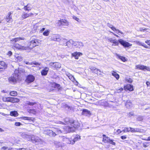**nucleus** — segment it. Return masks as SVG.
<instances>
[{"label":"nucleus","instance_id":"obj_1","mask_svg":"<svg viewBox=\"0 0 150 150\" xmlns=\"http://www.w3.org/2000/svg\"><path fill=\"white\" fill-rule=\"evenodd\" d=\"M24 40L23 38L21 37H17L12 39L10 40V43L12 48L15 50H27L26 47L22 46L17 43L20 40Z\"/></svg>","mask_w":150,"mask_h":150},{"label":"nucleus","instance_id":"obj_54","mask_svg":"<svg viewBox=\"0 0 150 150\" xmlns=\"http://www.w3.org/2000/svg\"><path fill=\"white\" fill-rule=\"evenodd\" d=\"M127 137L125 136H122L121 137V138L122 139H125Z\"/></svg>","mask_w":150,"mask_h":150},{"label":"nucleus","instance_id":"obj_41","mask_svg":"<svg viewBox=\"0 0 150 150\" xmlns=\"http://www.w3.org/2000/svg\"><path fill=\"white\" fill-rule=\"evenodd\" d=\"M31 140L33 141H34L35 142L39 141L37 137H31Z\"/></svg>","mask_w":150,"mask_h":150},{"label":"nucleus","instance_id":"obj_9","mask_svg":"<svg viewBox=\"0 0 150 150\" xmlns=\"http://www.w3.org/2000/svg\"><path fill=\"white\" fill-rule=\"evenodd\" d=\"M57 24L59 26L62 25L67 26L69 24V22L67 19H61L58 20Z\"/></svg>","mask_w":150,"mask_h":150},{"label":"nucleus","instance_id":"obj_48","mask_svg":"<svg viewBox=\"0 0 150 150\" xmlns=\"http://www.w3.org/2000/svg\"><path fill=\"white\" fill-rule=\"evenodd\" d=\"M128 115L129 117H131L134 115V113L132 112H129L128 114Z\"/></svg>","mask_w":150,"mask_h":150},{"label":"nucleus","instance_id":"obj_6","mask_svg":"<svg viewBox=\"0 0 150 150\" xmlns=\"http://www.w3.org/2000/svg\"><path fill=\"white\" fill-rule=\"evenodd\" d=\"M50 91L51 92L55 90V88H57L58 90L61 89V87L60 85L56 83L55 82H51L50 83Z\"/></svg>","mask_w":150,"mask_h":150},{"label":"nucleus","instance_id":"obj_52","mask_svg":"<svg viewBox=\"0 0 150 150\" xmlns=\"http://www.w3.org/2000/svg\"><path fill=\"white\" fill-rule=\"evenodd\" d=\"M33 64L35 65H38L40 66V64L38 62H35L33 63Z\"/></svg>","mask_w":150,"mask_h":150},{"label":"nucleus","instance_id":"obj_12","mask_svg":"<svg viewBox=\"0 0 150 150\" xmlns=\"http://www.w3.org/2000/svg\"><path fill=\"white\" fill-rule=\"evenodd\" d=\"M145 42L147 45L144 43H140L139 44V45L143 47L144 48L146 49H149L150 48V40H146L145 41Z\"/></svg>","mask_w":150,"mask_h":150},{"label":"nucleus","instance_id":"obj_14","mask_svg":"<svg viewBox=\"0 0 150 150\" xmlns=\"http://www.w3.org/2000/svg\"><path fill=\"white\" fill-rule=\"evenodd\" d=\"M49 68L47 67H45L40 72L42 76H46L48 72Z\"/></svg>","mask_w":150,"mask_h":150},{"label":"nucleus","instance_id":"obj_11","mask_svg":"<svg viewBox=\"0 0 150 150\" xmlns=\"http://www.w3.org/2000/svg\"><path fill=\"white\" fill-rule=\"evenodd\" d=\"M7 67V65L4 61H0V71H4Z\"/></svg>","mask_w":150,"mask_h":150},{"label":"nucleus","instance_id":"obj_37","mask_svg":"<svg viewBox=\"0 0 150 150\" xmlns=\"http://www.w3.org/2000/svg\"><path fill=\"white\" fill-rule=\"evenodd\" d=\"M50 33V30H45L43 33V35L45 36H48Z\"/></svg>","mask_w":150,"mask_h":150},{"label":"nucleus","instance_id":"obj_3","mask_svg":"<svg viewBox=\"0 0 150 150\" xmlns=\"http://www.w3.org/2000/svg\"><path fill=\"white\" fill-rule=\"evenodd\" d=\"M41 41L39 39L35 38L32 39L29 43L26 46L27 50H31L34 47L40 45Z\"/></svg>","mask_w":150,"mask_h":150},{"label":"nucleus","instance_id":"obj_34","mask_svg":"<svg viewBox=\"0 0 150 150\" xmlns=\"http://www.w3.org/2000/svg\"><path fill=\"white\" fill-rule=\"evenodd\" d=\"M37 103L36 102H30L29 101H27V103H26V105L30 106H33Z\"/></svg>","mask_w":150,"mask_h":150},{"label":"nucleus","instance_id":"obj_60","mask_svg":"<svg viewBox=\"0 0 150 150\" xmlns=\"http://www.w3.org/2000/svg\"><path fill=\"white\" fill-rule=\"evenodd\" d=\"M57 39V38H54V37L52 38V40H56Z\"/></svg>","mask_w":150,"mask_h":150},{"label":"nucleus","instance_id":"obj_23","mask_svg":"<svg viewBox=\"0 0 150 150\" xmlns=\"http://www.w3.org/2000/svg\"><path fill=\"white\" fill-rule=\"evenodd\" d=\"M46 134L50 136L55 137L57 134L56 133L50 130H47Z\"/></svg>","mask_w":150,"mask_h":150},{"label":"nucleus","instance_id":"obj_53","mask_svg":"<svg viewBox=\"0 0 150 150\" xmlns=\"http://www.w3.org/2000/svg\"><path fill=\"white\" fill-rule=\"evenodd\" d=\"M12 54V52L11 51H9L7 53V55H9L10 56H11V55Z\"/></svg>","mask_w":150,"mask_h":150},{"label":"nucleus","instance_id":"obj_51","mask_svg":"<svg viewBox=\"0 0 150 150\" xmlns=\"http://www.w3.org/2000/svg\"><path fill=\"white\" fill-rule=\"evenodd\" d=\"M21 125V122H15V125L17 126H19Z\"/></svg>","mask_w":150,"mask_h":150},{"label":"nucleus","instance_id":"obj_32","mask_svg":"<svg viewBox=\"0 0 150 150\" xmlns=\"http://www.w3.org/2000/svg\"><path fill=\"white\" fill-rule=\"evenodd\" d=\"M9 94L12 96H15L17 95V93L15 91H12L9 93Z\"/></svg>","mask_w":150,"mask_h":150},{"label":"nucleus","instance_id":"obj_29","mask_svg":"<svg viewBox=\"0 0 150 150\" xmlns=\"http://www.w3.org/2000/svg\"><path fill=\"white\" fill-rule=\"evenodd\" d=\"M20 101V100L17 98H11V102L12 103H18Z\"/></svg>","mask_w":150,"mask_h":150},{"label":"nucleus","instance_id":"obj_50","mask_svg":"<svg viewBox=\"0 0 150 150\" xmlns=\"http://www.w3.org/2000/svg\"><path fill=\"white\" fill-rule=\"evenodd\" d=\"M73 18L74 19V20H76V21H79V18H77V17H76L75 16H73Z\"/></svg>","mask_w":150,"mask_h":150},{"label":"nucleus","instance_id":"obj_30","mask_svg":"<svg viewBox=\"0 0 150 150\" xmlns=\"http://www.w3.org/2000/svg\"><path fill=\"white\" fill-rule=\"evenodd\" d=\"M54 143L56 148L61 147L62 146V143L60 142L56 141L54 142Z\"/></svg>","mask_w":150,"mask_h":150},{"label":"nucleus","instance_id":"obj_42","mask_svg":"<svg viewBox=\"0 0 150 150\" xmlns=\"http://www.w3.org/2000/svg\"><path fill=\"white\" fill-rule=\"evenodd\" d=\"M21 136L23 138H27L28 136L25 133H23L21 134Z\"/></svg>","mask_w":150,"mask_h":150},{"label":"nucleus","instance_id":"obj_58","mask_svg":"<svg viewBox=\"0 0 150 150\" xmlns=\"http://www.w3.org/2000/svg\"><path fill=\"white\" fill-rule=\"evenodd\" d=\"M115 40H112V39H110L109 40L110 42L111 43H113V41H114Z\"/></svg>","mask_w":150,"mask_h":150},{"label":"nucleus","instance_id":"obj_20","mask_svg":"<svg viewBox=\"0 0 150 150\" xmlns=\"http://www.w3.org/2000/svg\"><path fill=\"white\" fill-rule=\"evenodd\" d=\"M91 71L93 73L98 74L101 72V71L96 67H91L90 68Z\"/></svg>","mask_w":150,"mask_h":150},{"label":"nucleus","instance_id":"obj_46","mask_svg":"<svg viewBox=\"0 0 150 150\" xmlns=\"http://www.w3.org/2000/svg\"><path fill=\"white\" fill-rule=\"evenodd\" d=\"M138 121H141L143 120V117L141 116H139L137 118Z\"/></svg>","mask_w":150,"mask_h":150},{"label":"nucleus","instance_id":"obj_62","mask_svg":"<svg viewBox=\"0 0 150 150\" xmlns=\"http://www.w3.org/2000/svg\"><path fill=\"white\" fill-rule=\"evenodd\" d=\"M113 33V35H115V36L116 37H117V38L119 37V36L117 35H116V34H115V33Z\"/></svg>","mask_w":150,"mask_h":150},{"label":"nucleus","instance_id":"obj_8","mask_svg":"<svg viewBox=\"0 0 150 150\" xmlns=\"http://www.w3.org/2000/svg\"><path fill=\"white\" fill-rule=\"evenodd\" d=\"M50 67L53 69H57L61 67V64L58 62H51L49 64Z\"/></svg>","mask_w":150,"mask_h":150},{"label":"nucleus","instance_id":"obj_36","mask_svg":"<svg viewBox=\"0 0 150 150\" xmlns=\"http://www.w3.org/2000/svg\"><path fill=\"white\" fill-rule=\"evenodd\" d=\"M149 29L148 28H140L139 30V31L141 32H146L148 31L147 30H149Z\"/></svg>","mask_w":150,"mask_h":150},{"label":"nucleus","instance_id":"obj_15","mask_svg":"<svg viewBox=\"0 0 150 150\" xmlns=\"http://www.w3.org/2000/svg\"><path fill=\"white\" fill-rule=\"evenodd\" d=\"M71 137H72V144H74L76 142L81 139L80 136L78 134L74 135Z\"/></svg>","mask_w":150,"mask_h":150},{"label":"nucleus","instance_id":"obj_5","mask_svg":"<svg viewBox=\"0 0 150 150\" xmlns=\"http://www.w3.org/2000/svg\"><path fill=\"white\" fill-rule=\"evenodd\" d=\"M142 129L138 128H133L131 127H125L123 131L124 132H141Z\"/></svg>","mask_w":150,"mask_h":150},{"label":"nucleus","instance_id":"obj_40","mask_svg":"<svg viewBox=\"0 0 150 150\" xmlns=\"http://www.w3.org/2000/svg\"><path fill=\"white\" fill-rule=\"evenodd\" d=\"M124 89V88H119L116 89V91L117 93H120L123 91Z\"/></svg>","mask_w":150,"mask_h":150},{"label":"nucleus","instance_id":"obj_2","mask_svg":"<svg viewBox=\"0 0 150 150\" xmlns=\"http://www.w3.org/2000/svg\"><path fill=\"white\" fill-rule=\"evenodd\" d=\"M70 124L66 127L65 129L68 133L73 132L76 128H79L81 125L79 122H69Z\"/></svg>","mask_w":150,"mask_h":150},{"label":"nucleus","instance_id":"obj_49","mask_svg":"<svg viewBox=\"0 0 150 150\" xmlns=\"http://www.w3.org/2000/svg\"><path fill=\"white\" fill-rule=\"evenodd\" d=\"M17 150H31L30 149H25V148H19L17 149Z\"/></svg>","mask_w":150,"mask_h":150},{"label":"nucleus","instance_id":"obj_21","mask_svg":"<svg viewBox=\"0 0 150 150\" xmlns=\"http://www.w3.org/2000/svg\"><path fill=\"white\" fill-rule=\"evenodd\" d=\"M82 115L85 116L91 115V111L87 109H83L82 110Z\"/></svg>","mask_w":150,"mask_h":150},{"label":"nucleus","instance_id":"obj_38","mask_svg":"<svg viewBox=\"0 0 150 150\" xmlns=\"http://www.w3.org/2000/svg\"><path fill=\"white\" fill-rule=\"evenodd\" d=\"M125 105L127 107H128V106L129 107L130 106L132 105V103L130 101L127 100L125 103Z\"/></svg>","mask_w":150,"mask_h":150},{"label":"nucleus","instance_id":"obj_7","mask_svg":"<svg viewBox=\"0 0 150 150\" xmlns=\"http://www.w3.org/2000/svg\"><path fill=\"white\" fill-rule=\"evenodd\" d=\"M135 69L144 71H150V68L149 67L142 64H138L136 65Z\"/></svg>","mask_w":150,"mask_h":150},{"label":"nucleus","instance_id":"obj_25","mask_svg":"<svg viewBox=\"0 0 150 150\" xmlns=\"http://www.w3.org/2000/svg\"><path fill=\"white\" fill-rule=\"evenodd\" d=\"M11 14L12 13L11 12H9L6 17L5 19L7 22H9L12 19V16H11Z\"/></svg>","mask_w":150,"mask_h":150},{"label":"nucleus","instance_id":"obj_26","mask_svg":"<svg viewBox=\"0 0 150 150\" xmlns=\"http://www.w3.org/2000/svg\"><path fill=\"white\" fill-rule=\"evenodd\" d=\"M10 115L11 116L16 117L18 116V114L16 111L14 110L10 112Z\"/></svg>","mask_w":150,"mask_h":150},{"label":"nucleus","instance_id":"obj_31","mask_svg":"<svg viewBox=\"0 0 150 150\" xmlns=\"http://www.w3.org/2000/svg\"><path fill=\"white\" fill-rule=\"evenodd\" d=\"M119 59H120L121 61L123 62H125L127 61V59L125 57L120 56L119 55H117Z\"/></svg>","mask_w":150,"mask_h":150},{"label":"nucleus","instance_id":"obj_19","mask_svg":"<svg viewBox=\"0 0 150 150\" xmlns=\"http://www.w3.org/2000/svg\"><path fill=\"white\" fill-rule=\"evenodd\" d=\"M82 54V53L81 52H76L72 53L71 56L72 57H74L76 59H79V57Z\"/></svg>","mask_w":150,"mask_h":150},{"label":"nucleus","instance_id":"obj_28","mask_svg":"<svg viewBox=\"0 0 150 150\" xmlns=\"http://www.w3.org/2000/svg\"><path fill=\"white\" fill-rule=\"evenodd\" d=\"M8 81L10 83H14L16 81L15 77L14 76H11L8 78Z\"/></svg>","mask_w":150,"mask_h":150},{"label":"nucleus","instance_id":"obj_39","mask_svg":"<svg viewBox=\"0 0 150 150\" xmlns=\"http://www.w3.org/2000/svg\"><path fill=\"white\" fill-rule=\"evenodd\" d=\"M109 137H106L105 138L103 137V141L104 143H108L109 141Z\"/></svg>","mask_w":150,"mask_h":150},{"label":"nucleus","instance_id":"obj_64","mask_svg":"<svg viewBox=\"0 0 150 150\" xmlns=\"http://www.w3.org/2000/svg\"><path fill=\"white\" fill-rule=\"evenodd\" d=\"M2 92L4 93H6L7 92L5 91V90H3L1 91Z\"/></svg>","mask_w":150,"mask_h":150},{"label":"nucleus","instance_id":"obj_43","mask_svg":"<svg viewBox=\"0 0 150 150\" xmlns=\"http://www.w3.org/2000/svg\"><path fill=\"white\" fill-rule=\"evenodd\" d=\"M109 143L112 144L113 145H115V142L113 141V140L110 139H109V141L108 142Z\"/></svg>","mask_w":150,"mask_h":150},{"label":"nucleus","instance_id":"obj_24","mask_svg":"<svg viewBox=\"0 0 150 150\" xmlns=\"http://www.w3.org/2000/svg\"><path fill=\"white\" fill-rule=\"evenodd\" d=\"M111 74L112 75L114 76L117 80L119 79L120 78V76L116 71H112Z\"/></svg>","mask_w":150,"mask_h":150},{"label":"nucleus","instance_id":"obj_4","mask_svg":"<svg viewBox=\"0 0 150 150\" xmlns=\"http://www.w3.org/2000/svg\"><path fill=\"white\" fill-rule=\"evenodd\" d=\"M113 43L114 46H118L120 43L121 45L123 46L124 47H127L132 46V44H130L129 43L124 41L122 39L118 40V41L115 40L113 41Z\"/></svg>","mask_w":150,"mask_h":150},{"label":"nucleus","instance_id":"obj_55","mask_svg":"<svg viewBox=\"0 0 150 150\" xmlns=\"http://www.w3.org/2000/svg\"><path fill=\"white\" fill-rule=\"evenodd\" d=\"M8 149V147L6 146H3L1 148V149L6 150Z\"/></svg>","mask_w":150,"mask_h":150},{"label":"nucleus","instance_id":"obj_47","mask_svg":"<svg viewBox=\"0 0 150 150\" xmlns=\"http://www.w3.org/2000/svg\"><path fill=\"white\" fill-rule=\"evenodd\" d=\"M69 78L72 81L74 82L75 81L74 78V76H69Z\"/></svg>","mask_w":150,"mask_h":150},{"label":"nucleus","instance_id":"obj_10","mask_svg":"<svg viewBox=\"0 0 150 150\" xmlns=\"http://www.w3.org/2000/svg\"><path fill=\"white\" fill-rule=\"evenodd\" d=\"M34 76L32 75H28L26 77L25 81L28 83L33 82L35 80Z\"/></svg>","mask_w":150,"mask_h":150},{"label":"nucleus","instance_id":"obj_13","mask_svg":"<svg viewBox=\"0 0 150 150\" xmlns=\"http://www.w3.org/2000/svg\"><path fill=\"white\" fill-rule=\"evenodd\" d=\"M124 90L125 91H130L133 90V86L130 84H127L124 86Z\"/></svg>","mask_w":150,"mask_h":150},{"label":"nucleus","instance_id":"obj_35","mask_svg":"<svg viewBox=\"0 0 150 150\" xmlns=\"http://www.w3.org/2000/svg\"><path fill=\"white\" fill-rule=\"evenodd\" d=\"M125 81L128 83H131L132 81L133 80L131 78H126L125 79Z\"/></svg>","mask_w":150,"mask_h":150},{"label":"nucleus","instance_id":"obj_44","mask_svg":"<svg viewBox=\"0 0 150 150\" xmlns=\"http://www.w3.org/2000/svg\"><path fill=\"white\" fill-rule=\"evenodd\" d=\"M22 119L24 120H31V118L27 117H22Z\"/></svg>","mask_w":150,"mask_h":150},{"label":"nucleus","instance_id":"obj_17","mask_svg":"<svg viewBox=\"0 0 150 150\" xmlns=\"http://www.w3.org/2000/svg\"><path fill=\"white\" fill-rule=\"evenodd\" d=\"M33 13H24L22 15L21 18L22 20H23L28 18L30 17L31 16H33Z\"/></svg>","mask_w":150,"mask_h":150},{"label":"nucleus","instance_id":"obj_61","mask_svg":"<svg viewBox=\"0 0 150 150\" xmlns=\"http://www.w3.org/2000/svg\"><path fill=\"white\" fill-rule=\"evenodd\" d=\"M14 74L15 76H16L18 77V76H19V75L18 74H17V75H16V73L15 72H14V74Z\"/></svg>","mask_w":150,"mask_h":150},{"label":"nucleus","instance_id":"obj_27","mask_svg":"<svg viewBox=\"0 0 150 150\" xmlns=\"http://www.w3.org/2000/svg\"><path fill=\"white\" fill-rule=\"evenodd\" d=\"M11 97H3L2 98V100L4 102H11Z\"/></svg>","mask_w":150,"mask_h":150},{"label":"nucleus","instance_id":"obj_16","mask_svg":"<svg viewBox=\"0 0 150 150\" xmlns=\"http://www.w3.org/2000/svg\"><path fill=\"white\" fill-rule=\"evenodd\" d=\"M108 26L112 30H113L114 31H116V33L117 34H118V33H120V34H121L122 35H124V33L121 31L120 30H119L116 29L112 25H110V23H108Z\"/></svg>","mask_w":150,"mask_h":150},{"label":"nucleus","instance_id":"obj_57","mask_svg":"<svg viewBox=\"0 0 150 150\" xmlns=\"http://www.w3.org/2000/svg\"><path fill=\"white\" fill-rule=\"evenodd\" d=\"M45 28H42L40 30V32L42 33L45 30Z\"/></svg>","mask_w":150,"mask_h":150},{"label":"nucleus","instance_id":"obj_18","mask_svg":"<svg viewBox=\"0 0 150 150\" xmlns=\"http://www.w3.org/2000/svg\"><path fill=\"white\" fill-rule=\"evenodd\" d=\"M63 141L67 144H72V137L69 138L64 137L63 138Z\"/></svg>","mask_w":150,"mask_h":150},{"label":"nucleus","instance_id":"obj_33","mask_svg":"<svg viewBox=\"0 0 150 150\" xmlns=\"http://www.w3.org/2000/svg\"><path fill=\"white\" fill-rule=\"evenodd\" d=\"M28 4L24 7L23 9L25 11H29L31 10V8L30 7L28 6Z\"/></svg>","mask_w":150,"mask_h":150},{"label":"nucleus","instance_id":"obj_56","mask_svg":"<svg viewBox=\"0 0 150 150\" xmlns=\"http://www.w3.org/2000/svg\"><path fill=\"white\" fill-rule=\"evenodd\" d=\"M122 132H123V130L122 131H121L120 129H118L117 130V132L118 134Z\"/></svg>","mask_w":150,"mask_h":150},{"label":"nucleus","instance_id":"obj_59","mask_svg":"<svg viewBox=\"0 0 150 150\" xmlns=\"http://www.w3.org/2000/svg\"><path fill=\"white\" fill-rule=\"evenodd\" d=\"M17 58H18V59H19V61H20V60H21V57L20 56H18L17 57Z\"/></svg>","mask_w":150,"mask_h":150},{"label":"nucleus","instance_id":"obj_45","mask_svg":"<svg viewBox=\"0 0 150 150\" xmlns=\"http://www.w3.org/2000/svg\"><path fill=\"white\" fill-rule=\"evenodd\" d=\"M149 144L148 142H146L144 143L143 144V147L144 148H146L149 146Z\"/></svg>","mask_w":150,"mask_h":150},{"label":"nucleus","instance_id":"obj_22","mask_svg":"<svg viewBox=\"0 0 150 150\" xmlns=\"http://www.w3.org/2000/svg\"><path fill=\"white\" fill-rule=\"evenodd\" d=\"M27 112L30 114L35 115L37 114V111L34 109L29 108L27 110Z\"/></svg>","mask_w":150,"mask_h":150},{"label":"nucleus","instance_id":"obj_63","mask_svg":"<svg viewBox=\"0 0 150 150\" xmlns=\"http://www.w3.org/2000/svg\"><path fill=\"white\" fill-rule=\"evenodd\" d=\"M70 41H68L67 42V46H69V43H70Z\"/></svg>","mask_w":150,"mask_h":150}]
</instances>
